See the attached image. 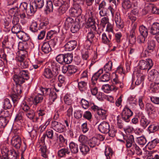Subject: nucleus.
Instances as JSON below:
<instances>
[{"label": "nucleus", "instance_id": "obj_33", "mask_svg": "<svg viewBox=\"0 0 159 159\" xmlns=\"http://www.w3.org/2000/svg\"><path fill=\"white\" fill-rule=\"evenodd\" d=\"M145 76V75H143L142 73L139 74L138 75H137V78L135 83V85H139L142 84L143 85Z\"/></svg>", "mask_w": 159, "mask_h": 159}, {"label": "nucleus", "instance_id": "obj_38", "mask_svg": "<svg viewBox=\"0 0 159 159\" xmlns=\"http://www.w3.org/2000/svg\"><path fill=\"white\" fill-rule=\"evenodd\" d=\"M97 114L102 120H104L106 119L107 114L106 111L100 108L98 110Z\"/></svg>", "mask_w": 159, "mask_h": 159}, {"label": "nucleus", "instance_id": "obj_40", "mask_svg": "<svg viewBox=\"0 0 159 159\" xmlns=\"http://www.w3.org/2000/svg\"><path fill=\"white\" fill-rule=\"evenodd\" d=\"M92 30L91 29V31L89 32L87 35V39L91 42H93L95 43V41L97 40V39L95 36V33L93 31H91Z\"/></svg>", "mask_w": 159, "mask_h": 159}, {"label": "nucleus", "instance_id": "obj_2", "mask_svg": "<svg viewBox=\"0 0 159 159\" xmlns=\"http://www.w3.org/2000/svg\"><path fill=\"white\" fill-rule=\"evenodd\" d=\"M145 110L149 117L154 119L157 117V107L153 104L150 103H147L145 105Z\"/></svg>", "mask_w": 159, "mask_h": 159}, {"label": "nucleus", "instance_id": "obj_23", "mask_svg": "<svg viewBox=\"0 0 159 159\" xmlns=\"http://www.w3.org/2000/svg\"><path fill=\"white\" fill-rule=\"evenodd\" d=\"M13 10V13H15V15L19 16L20 18L22 19H24L26 18L25 13H26V11H20L19 10L18 8L17 7L12 8L11 9V10Z\"/></svg>", "mask_w": 159, "mask_h": 159}, {"label": "nucleus", "instance_id": "obj_46", "mask_svg": "<svg viewBox=\"0 0 159 159\" xmlns=\"http://www.w3.org/2000/svg\"><path fill=\"white\" fill-rule=\"evenodd\" d=\"M64 101L65 103L68 106H71V105L73 103V100L71 99V97L70 95L68 94H66L64 98Z\"/></svg>", "mask_w": 159, "mask_h": 159}, {"label": "nucleus", "instance_id": "obj_29", "mask_svg": "<svg viewBox=\"0 0 159 159\" xmlns=\"http://www.w3.org/2000/svg\"><path fill=\"white\" fill-rule=\"evenodd\" d=\"M69 148L71 152L74 154L78 152L79 148L78 144L74 142H71L69 143Z\"/></svg>", "mask_w": 159, "mask_h": 159}, {"label": "nucleus", "instance_id": "obj_58", "mask_svg": "<svg viewBox=\"0 0 159 159\" xmlns=\"http://www.w3.org/2000/svg\"><path fill=\"white\" fill-rule=\"evenodd\" d=\"M64 55L60 54L57 55L56 57V60L59 63L61 64H64Z\"/></svg>", "mask_w": 159, "mask_h": 159}, {"label": "nucleus", "instance_id": "obj_26", "mask_svg": "<svg viewBox=\"0 0 159 159\" xmlns=\"http://www.w3.org/2000/svg\"><path fill=\"white\" fill-rule=\"evenodd\" d=\"M70 153V151L67 148H61L57 152V155L60 157H65L66 155H69Z\"/></svg>", "mask_w": 159, "mask_h": 159}, {"label": "nucleus", "instance_id": "obj_20", "mask_svg": "<svg viewBox=\"0 0 159 159\" xmlns=\"http://www.w3.org/2000/svg\"><path fill=\"white\" fill-rule=\"evenodd\" d=\"M103 70L102 69H100L97 72L95 73L93 76L91 78L92 83L90 84V85H93V86H96V84L98 77L100 75L103 73Z\"/></svg>", "mask_w": 159, "mask_h": 159}, {"label": "nucleus", "instance_id": "obj_12", "mask_svg": "<svg viewBox=\"0 0 159 159\" xmlns=\"http://www.w3.org/2000/svg\"><path fill=\"white\" fill-rule=\"evenodd\" d=\"M51 128L57 132L62 133L65 131L64 125L61 123L53 121L51 122Z\"/></svg>", "mask_w": 159, "mask_h": 159}, {"label": "nucleus", "instance_id": "obj_35", "mask_svg": "<svg viewBox=\"0 0 159 159\" xmlns=\"http://www.w3.org/2000/svg\"><path fill=\"white\" fill-rule=\"evenodd\" d=\"M53 10V5L52 2L50 0L47 1L45 6V8L44 9L45 11L47 13L48 12H52Z\"/></svg>", "mask_w": 159, "mask_h": 159}, {"label": "nucleus", "instance_id": "obj_14", "mask_svg": "<svg viewBox=\"0 0 159 159\" xmlns=\"http://www.w3.org/2000/svg\"><path fill=\"white\" fill-rule=\"evenodd\" d=\"M156 46V42L151 38H148L147 41L146 50L148 52H153Z\"/></svg>", "mask_w": 159, "mask_h": 159}, {"label": "nucleus", "instance_id": "obj_42", "mask_svg": "<svg viewBox=\"0 0 159 159\" xmlns=\"http://www.w3.org/2000/svg\"><path fill=\"white\" fill-rule=\"evenodd\" d=\"M13 80L16 83V84L20 85L25 82L24 79L21 78L20 76L18 75H14L13 77Z\"/></svg>", "mask_w": 159, "mask_h": 159}, {"label": "nucleus", "instance_id": "obj_51", "mask_svg": "<svg viewBox=\"0 0 159 159\" xmlns=\"http://www.w3.org/2000/svg\"><path fill=\"white\" fill-rule=\"evenodd\" d=\"M122 7L124 9H128L130 8L131 4L129 0H123Z\"/></svg>", "mask_w": 159, "mask_h": 159}, {"label": "nucleus", "instance_id": "obj_4", "mask_svg": "<svg viewBox=\"0 0 159 159\" xmlns=\"http://www.w3.org/2000/svg\"><path fill=\"white\" fill-rule=\"evenodd\" d=\"M153 65V62L151 59H147L146 60H141L139 64V68L143 70H148Z\"/></svg>", "mask_w": 159, "mask_h": 159}, {"label": "nucleus", "instance_id": "obj_8", "mask_svg": "<svg viewBox=\"0 0 159 159\" xmlns=\"http://www.w3.org/2000/svg\"><path fill=\"white\" fill-rule=\"evenodd\" d=\"M139 31L140 34V35L138 38L139 42L144 43L145 40V39L148 35V31L146 27L143 25L140 26Z\"/></svg>", "mask_w": 159, "mask_h": 159}, {"label": "nucleus", "instance_id": "obj_48", "mask_svg": "<svg viewBox=\"0 0 159 159\" xmlns=\"http://www.w3.org/2000/svg\"><path fill=\"white\" fill-rule=\"evenodd\" d=\"M10 21L9 20L5 19L3 20L2 23L4 27L6 29V31H9L11 29L10 26Z\"/></svg>", "mask_w": 159, "mask_h": 159}, {"label": "nucleus", "instance_id": "obj_25", "mask_svg": "<svg viewBox=\"0 0 159 159\" xmlns=\"http://www.w3.org/2000/svg\"><path fill=\"white\" fill-rule=\"evenodd\" d=\"M95 21L90 18H88L85 25V27L86 28H91L92 30L95 31L96 30V27L95 26Z\"/></svg>", "mask_w": 159, "mask_h": 159}, {"label": "nucleus", "instance_id": "obj_53", "mask_svg": "<svg viewBox=\"0 0 159 159\" xmlns=\"http://www.w3.org/2000/svg\"><path fill=\"white\" fill-rule=\"evenodd\" d=\"M110 73H107L102 75L99 78L100 81L106 82L109 81L110 80Z\"/></svg>", "mask_w": 159, "mask_h": 159}, {"label": "nucleus", "instance_id": "obj_63", "mask_svg": "<svg viewBox=\"0 0 159 159\" xmlns=\"http://www.w3.org/2000/svg\"><path fill=\"white\" fill-rule=\"evenodd\" d=\"M68 69V73L70 75L75 73L77 70V67L73 65H69Z\"/></svg>", "mask_w": 159, "mask_h": 159}, {"label": "nucleus", "instance_id": "obj_9", "mask_svg": "<svg viewBox=\"0 0 159 159\" xmlns=\"http://www.w3.org/2000/svg\"><path fill=\"white\" fill-rule=\"evenodd\" d=\"M148 79L149 80L155 82L156 83L159 82V71L153 69L149 72L148 75Z\"/></svg>", "mask_w": 159, "mask_h": 159}, {"label": "nucleus", "instance_id": "obj_24", "mask_svg": "<svg viewBox=\"0 0 159 159\" xmlns=\"http://www.w3.org/2000/svg\"><path fill=\"white\" fill-rule=\"evenodd\" d=\"M159 32V23L154 22L151 25L150 28V33L152 35L156 34Z\"/></svg>", "mask_w": 159, "mask_h": 159}, {"label": "nucleus", "instance_id": "obj_5", "mask_svg": "<svg viewBox=\"0 0 159 159\" xmlns=\"http://www.w3.org/2000/svg\"><path fill=\"white\" fill-rule=\"evenodd\" d=\"M45 137V135L43 134L39 140L40 142H39L40 144L39 150L40 152L41 156L44 158H47L48 157V149L46 146L44 144V139Z\"/></svg>", "mask_w": 159, "mask_h": 159}, {"label": "nucleus", "instance_id": "obj_19", "mask_svg": "<svg viewBox=\"0 0 159 159\" xmlns=\"http://www.w3.org/2000/svg\"><path fill=\"white\" fill-rule=\"evenodd\" d=\"M115 20L116 23V27L119 29L123 28L125 24L123 20L121 19L120 15L116 13L115 16Z\"/></svg>", "mask_w": 159, "mask_h": 159}, {"label": "nucleus", "instance_id": "obj_16", "mask_svg": "<svg viewBox=\"0 0 159 159\" xmlns=\"http://www.w3.org/2000/svg\"><path fill=\"white\" fill-rule=\"evenodd\" d=\"M98 129L102 133H107L109 132L110 126L108 123L103 121L98 126Z\"/></svg>", "mask_w": 159, "mask_h": 159}, {"label": "nucleus", "instance_id": "obj_7", "mask_svg": "<svg viewBox=\"0 0 159 159\" xmlns=\"http://www.w3.org/2000/svg\"><path fill=\"white\" fill-rule=\"evenodd\" d=\"M96 3L98 4V10L99 14L101 17L107 16L108 14L107 9L106 7V3L104 1H102L101 3L99 1H96Z\"/></svg>", "mask_w": 159, "mask_h": 159}, {"label": "nucleus", "instance_id": "obj_1", "mask_svg": "<svg viewBox=\"0 0 159 159\" xmlns=\"http://www.w3.org/2000/svg\"><path fill=\"white\" fill-rule=\"evenodd\" d=\"M12 145L17 149H20L22 153H24L26 148L25 143H22L21 138L18 135L13 137L11 141Z\"/></svg>", "mask_w": 159, "mask_h": 159}, {"label": "nucleus", "instance_id": "obj_21", "mask_svg": "<svg viewBox=\"0 0 159 159\" xmlns=\"http://www.w3.org/2000/svg\"><path fill=\"white\" fill-rule=\"evenodd\" d=\"M77 43L75 40H72L68 42L65 45L66 50L71 51L77 46Z\"/></svg>", "mask_w": 159, "mask_h": 159}, {"label": "nucleus", "instance_id": "obj_62", "mask_svg": "<svg viewBox=\"0 0 159 159\" xmlns=\"http://www.w3.org/2000/svg\"><path fill=\"white\" fill-rule=\"evenodd\" d=\"M57 94L53 91H50L49 94V98L50 100L54 102L57 98Z\"/></svg>", "mask_w": 159, "mask_h": 159}, {"label": "nucleus", "instance_id": "obj_54", "mask_svg": "<svg viewBox=\"0 0 159 159\" xmlns=\"http://www.w3.org/2000/svg\"><path fill=\"white\" fill-rule=\"evenodd\" d=\"M30 29L32 32H35L37 31L39 29V28L38 27L37 22H32L30 27Z\"/></svg>", "mask_w": 159, "mask_h": 159}, {"label": "nucleus", "instance_id": "obj_47", "mask_svg": "<svg viewBox=\"0 0 159 159\" xmlns=\"http://www.w3.org/2000/svg\"><path fill=\"white\" fill-rule=\"evenodd\" d=\"M105 154L107 159H110L111 157L112 156L113 151L110 148H107L105 149Z\"/></svg>", "mask_w": 159, "mask_h": 159}, {"label": "nucleus", "instance_id": "obj_43", "mask_svg": "<svg viewBox=\"0 0 159 159\" xmlns=\"http://www.w3.org/2000/svg\"><path fill=\"white\" fill-rule=\"evenodd\" d=\"M25 114L27 117L31 120L33 119L35 116V112L32 109L25 112Z\"/></svg>", "mask_w": 159, "mask_h": 159}, {"label": "nucleus", "instance_id": "obj_22", "mask_svg": "<svg viewBox=\"0 0 159 159\" xmlns=\"http://www.w3.org/2000/svg\"><path fill=\"white\" fill-rule=\"evenodd\" d=\"M28 4L26 2H23L21 3L19 6V10L22 11H26L27 14L29 15H31V14L34 13V12H31L30 10V8L29 9H27Z\"/></svg>", "mask_w": 159, "mask_h": 159}, {"label": "nucleus", "instance_id": "obj_59", "mask_svg": "<svg viewBox=\"0 0 159 159\" xmlns=\"http://www.w3.org/2000/svg\"><path fill=\"white\" fill-rule=\"evenodd\" d=\"M20 107L21 109L24 111L25 113L31 109L25 102H24L22 103Z\"/></svg>", "mask_w": 159, "mask_h": 159}, {"label": "nucleus", "instance_id": "obj_45", "mask_svg": "<svg viewBox=\"0 0 159 159\" xmlns=\"http://www.w3.org/2000/svg\"><path fill=\"white\" fill-rule=\"evenodd\" d=\"M112 66V63L111 61H109L104 66V70L106 73H109L108 72L111 70Z\"/></svg>", "mask_w": 159, "mask_h": 159}, {"label": "nucleus", "instance_id": "obj_10", "mask_svg": "<svg viewBox=\"0 0 159 159\" xmlns=\"http://www.w3.org/2000/svg\"><path fill=\"white\" fill-rule=\"evenodd\" d=\"M43 75L48 79H52V80L55 79L57 76V72L53 71L49 68H45L43 73Z\"/></svg>", "mask_w": 159, "mask_h": 159}, {"label": "nucleus", "instance_id": "obj_18", "mask_svg": "<svg viewBox=\"0 0 159 159\" xmlns=\"http://www.w3.org/2000/svg\"><path fill=\"white\" fill-rule=\"evenodd\" d=\"M112 37V34L107 33H103L101 38L102 42L106 44H108L111 42Z\"/></svg>", "mask_w": 159, "mask_h": 159}, {"label": "nucleus", "instance_id": "obj_30", "mask_svg": "<svg viewBox=\"0 0 159 159\" xmlns=\"http://www.w3.org/2000/svg\"><path fill=\"white\" fill-rule=\"evenodd\" d=\"M69 7L70 5L68 3H65L60 6L58 11L60 14H62L65 12Z\"/></svg>", "mask_w": 159, "mask_h": 159}, {"label": "nucleus", "instance_id": "obj_50", "mask_svg": "<svg viewBox=\"0 0 159 159\" xmlns=\"http://www.w3.org/2000/svg\"><path fill=\"white\" fill-rule=\"evenodd\" d=\"M22 29L21 26L20 25H13L11 29L12 32L13 34H16Z\"/></svg>", "mask_w": 159, "mask_h": 159}, {"label": "nucleus", "instance_id": "obj_15", "mask_svg": "<svg viewBox=\"0 0 159 159\" xmlns=\"http://www.w3.org/2000/svg\"><path fill=\"white\" fill-rule=\"evenodd\" d=\"M69 12L73 16H78L80 15L82 12V9L81 7H78L73 5V7L69 10Z\"/></svg>", "mask_w": 159, "mask_h": 159}, {"label": "nucleus", "instance_id": "obj_55", "mask_svg": "<svg viewBox=\"0 0 159 159\" xmlns=\"http://www.w3.org/2000/svg\"><path fill=\"white\" fill-rule=\"evenodd\" d=\"M151 91L154 93H158L159 91V84H157L154 82V84H151Z\"/></svg>", "mask_w": 159, "mask_h": 159}, {"label": "nucleus", "instance_id": "obj_17", "mask_svg": "<svg viewBox=\"0 0 159 159\" xmlns=\"http://www.w3.org/2000/svg\"><path fill=\"white\" fill-rule=\"evenodd\" d=\"M123 137L124 139L126 141V146L127 148H129L132 146L133 147V144H135L133 135H130L129 136H123Z\"/></svg>", "mask_w": 159, "mask_h": 159}, {"label": "nucleus", "instance_id": "obj_49", "mask_svg": "<svg viewBox=\"0 0 159 159\" xmlns=\"http://www.w3.org/2000/svg\"><path fill=\"white\" fill-rule=\"evenodd\" d=\"M8 122V119H6L2 116H0V127L1 128H4Z\"/></svg>", "mask_w": 159, "mask_h": 159}, {"label": "nucleus", "instance_id": "obj_41", "mask_svg": "<svg viewBox=\"0 0 159 159\" xmlns=\"http://www.w3.org/2000/svg\"><path fill=\"white\" fill-rule=\"evenodd\" d=\"M80 27V25L78 21L75 22L71 26L70 31L72 33H75L78 31Z\"/></svg>", "mask_w": 159, "mask_h": 159}, {"label": "nucleus", "instance_id": "obj_56", "mask_svg": "<svg viewBox=\"0 0 159 159\" xmlns=\"http://www.w3.org/2000/svg\"><path fill=\"white\" fill-rule=\"evenodd\" d=\"M111 86L112 85H110L108 84H105L102 85V89L105 93H108L110 91H113V89L111 88Z\"/></svg>", "mask_w": 159, "mask_h": 159}, {"label": "nucleus", "instance_id": "obj_13", "mask_svg": "<svg viewBox=\"0 0 159 159\" xmlns=\"http://www.w3.org/2000/svg\"><path fill=\"white\" fill-rule=\"evenodd\" d=\"M50 43H53V46L55 45L54 40L51 39L49 41V42H44L41 48L42 51L45 53L47 54L48 53L51 51V48L50 45Z\"/></svg>", "mask_w": 159, "mask_h": 159}, {"label": "nucleus", "instance_id": "obj_44", "mask_svg": "<svg viewBox=\"0 0 159 159\" xmlns=\"http://www.w3.org/2000/svg\"><path fill=\"white\" fill-rule=\"evenodd\" d=\"M87 83L81 81L78 83V87L81 92L84 91L87 88Z\"/></svg>", "mask_w": 159, "mask_h": 159}, {"label": "nucleus", "instance_id": "obj_36", "mask_svg": "<svg viewBox=\"0 0 159 159\" xmlns=\"http://www.w3.org/2000/svg\"><path fill=\"white\" fill-rule=\"evenodd\" d=\"M51 67L52 69V71L54 72H57V75H58V70L60 69V66L58 63L54 61H51L50 62Z\"/></svg>", "mask_w": 159, "mask_h": 159}, {"label": "nucleus", "instance_id": "obj_34", "mask_svg": "<svg viewBox=\"0 0 159 159\" xmlns=\"http://www.w3.org/2000/svg\"><path fill=\"white\" fill-rule=\"evenodd\" d=\"M19 75L23 78L24 81L25 80H28L30 78L29 72L27 70H22L20 71Z\"/></svg>", "mask_w": 159, "mask_h": 159}, {"label": "nucleus", "instance_id": "obj_57", "mask_svg": "<svg viewBox=\"0 0 159 159\" xmlns=\"http://www.w3.org/2000/svg\"><path fill=\"white\" fill-rule=\"evenodd\" d=\"M132 149L134 150V151L137 154L139 155L142 154L141 149L136 144H133Z\"/></svg>", "mask_w": 159, "mask_h": 159}, {"label": "nucleus", "instance_id": "obj_28", "mask_svg": "<svg viewBox=\"0 0 159 159\" xmlns=\"http://www.w3.org/2000/svg\"><path fill=\"white\" fill-rule=\"evenodd\" d=\"M150 121L147 119L144 116L141 117L140 120V125L144 129H145L150 124Z\"/></svg>", "mask_w": 159, "mask_h": 159}, {"label": "nucleus", "instance_id": "obj_32", "mask_svg": "<svg viewBox=\"0 0 159 159\" xmlns=\"http://www.w3.org/2000/svg\"><path fill=\"white\" fill-rule=\"evenodd\" d=\"M88 144L90 147L94 148L99 144V140L96 137H93L90 139Z\"/></svg>", "mask_w": 159, "mask_h": 159}, {"label": "nucleus", "instance_id": "obj_52", "mask_svg": "<svg viewBox=\"0 0 159 159\" xmlns=\"http://www.w3.org/2000/svg\"><path fill=\"white\" fill-rule=\"evenodd\" d=\"M12 107V105L10 100L7 98L4 99L3 102V107L5 109H10Z\"/></svg>", "mask_w": 159, "mask_h": 159}, {"label": "nucleus", "instance_id": "obj_31", "mask_svg": "<svg viewBox=\"0 0 159 159\" xmlns=\"http://www.w3.org/2000/svg\"><path fill=\"white\" fill-rule=\"evenodd\" d=\"M74 19L71 17H68L65 20L64 27L66 29H67L75 23Z\"/></svg>", "mask_w": 159, "mask_h": 159}, {"label": "nucleus", "instance_id": "obj_37", "mask_svg": "<svg viewBox=\"0 0 159 159\" xmlns=\"http://www.w3.org/2000/svg\"><path fill=\"white\" fill-rule=\"evenodd\" d=\"M79 148L82 153L84 155L87 154L89 151L88 146L84 144H80Z\"/></svg>", "mask_w": 159, "mask_h": 159}, {"label": "nucleus", "instance_id": "obj_11", "mask_svg": "<svg viewBox=\"0 0 159 159\" xmlns=\"http://www.w3.org/2000/svg\"><path fill=\"white\" fill-rule=\"evenodd\" d=\"M115 78H113L112 81L113 84L112 85L111 88L113 89V91H116L120 89H122L124 85L122 83L119 81L118 79V76H116V74H114Z\"/></svg>", "mask_w": 159, "mask_h": 159}, {"label": "nucleus", "instance_id": "obj_60", "mask_svg": "<svg viewBox=\"0 0 159 159\" xmlns=\"http://www.w3.org/2000/svg\"><path fill=\"white\" fill-rule=\"evenodd\" d=\"M150 9H151L152 13L154 14H159V9L152 4H150L148 6Z\"/></svg>", "mask_w": 159, "mask_h": 159}, {"label": "nucleus", "instance_id": "obj_3", "mask_svg": "<svg viewBox=\"0 0 159 159\" xmlns=\"http://www.w3.org/2000/svg\"><path fill=\"white\" fill-rule=\"evenodd\" d=\"M133 113L129 108L128 105H125L124 107L121 114L122 119L126 122L130 121V117L133 115Z\"/></svg>", "mask_w": 159, "mask_h": 159}, {"label": "nucleus", "instance_id": "obj_27", "mask_svg": "<svg viewBox=\"0 0 159 159\" xmlns=\"http://www.w3.org/2000/svg\"><path fill=\"white\" fill-rule=\"evenodd\" d=\"M43 98V95L38 93L33 99L32 98L33 104L35 105H37L42 102Z\"/></svg>", "mask_w": 159, "mask_h": 159}, {"label": "nucleus", "instance_id": "obj_39", "mask_svg": "<svg viewBox=\"0 0 159 159\" xmlns=\"http://www.w3.org/2000/svg\"><path fill=\"white\" fill-rule=\"evenodd\" d=\"M73 55L70 53H67L64 54V64H69L73 60Z\"/></svg>", "mask_w": 159, "mask_h": 159}, {"label": "nucleus", "instance_id": "obj_6", "mask_svg": "<svg viewBox=\"0 0 159 159\" xmlns=\"http://www.w3.org/2000/svg\"><path fill=\"white\" fill-rule=\"evenodd\" d=\"M44 0H34L30 6V10L31 12H34L37 9L42 8L44 5Z\"/></svg>", "mask_w": 159, "mask_h": 159}, {"label": "nucleus", "instance_id": "obj_64", "mask_svg": "<svg viewBox=\"0 0 159 159\" xmlns=\"http://www.w3.org/2000/svg\"><path fill=\"white\" fill-rule=\"evenodd\" d=\"M78 141L81 143V144H84L88 141V138L85 135L82 134L80 136Z\"/></svg>", "mask_w": 159, "mask_h": 159}, {"label": "nucleus", "instance_id": "obj_61", "mask_svg": "<svg viewBox=\"0 0 159 159\" xmlns=\"http://www.w3.org/2000/svg\"><path fill=\"white\" fill-rule=\"evenodd\" d=\"M137 142L139 144L144 145L146 143L147 140L144 136H141L137 138Z\"/></svg>", "mask_w": 159, "mask_h": 159}]
</instances>
